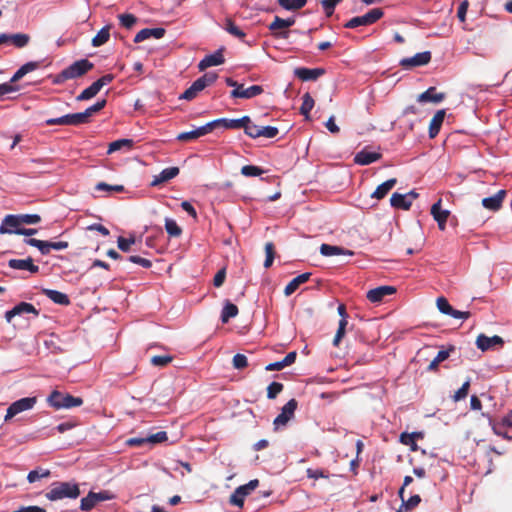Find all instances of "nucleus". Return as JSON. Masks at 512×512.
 <instances>
[{"label":"nucleus","instance_id":"a878e982","mask_svg":"<svg viewBox=\"0 0 512 512\" xmlns=\"http://www.w3.org/2000/svg\"><path fill=\"white\" fill-rule=\"evenodd\" d=\"M390 204L396 209L409 210L412 205V200L408 199L406 194L393 193L390 198Z\"/></svg>","mask_w":512,"mask_h":512},{"label":"nucleus","instance_id":"5701e85b","mask_svg":"<svg viewBox=\"0 0 512 512\" xmlns=\"http://www.w3.org/2000/svg\"><path fill=\"white\" fill-rule=\"evenodd\" d=\"M310 276L311 273L306 272L293 278L284 289L285 296L292 295L299 288L300 285L306 283L310 279Z\"/></svg>","mask_w":512,"mask_h":512},{"label":"nucleus","instance_id":"393cba45","mask_svg":"<svg viewBox=\"0 0 512 512\" xmlns=\"http://www.w3.org/2000/svg\"><path fill=\"white\" fill-rule=\"evenodd\" d=\"M397 179L391 178L378 185L376 190L372 193L371 197L378 200L383 199L396 185Z\"/></svg>","mask_w":512,"mask_h":512},{"label":"nucleus","instance_id":"13d9d810","mask_svg":"<svg viewBox=\"0 0 512 512\" xmlns=\"http://www.w3.org/2000/svg\"><path fill=\"white\" fill-rule=\"evenodd\" d=\"M173 357L170 355H156L151 358V363L154 366L165 367L172 362Z\"/></svg>","mask_w":512,"mask_h":512},{"label":"nucleus","instance_id":"412c9836","mask_svg":"<svg viewBox=\"0 0 512 512\" xmlns=\"http://www.w3.org/2000/svg\"><path fill=\"white\" fill-rule=\"evenodd\" d=\"M445 99L444 93H437L435 87H430L423 93L419 94L417 97V101L420 103L432 102V103H440Z\"/></svg>","mask_w":512,"mask_h":512},{"label":"nucleus","instance_id":"f03ea898","mask_svg":"<svg viewBox=\"0 0 512 512\" xmlns=\"http://www.w3.org/2000/svg\"><path fill=\"white\" fill-rule=\"evenodd\" d=\"M80 495L79 486L70 482H55L51 489L46 493V498L50 501H57L64 498L76 499Z\"/></svg>","mask_w":512,"mask_h":512},{"label":"nucleus","instance_id":"4468645a","mask_svg":"<svg viewBox=\"0 0 512 512\" xmlns=\"http://www.w3.org/2000/svg\"><path fill=\"white\" fill-rule=\"evenodd\" d=\"M503 343V339L497 335L488 337L485 334H480L476 339L477 348L480 349L481 351H487L496 345L502 346Z\"/></svg>","mask_w":512,"mask_h":512},{"label":"nucleus","instance_id":"f3484780","mask_svg":"<svg viewBox=\"0 0 512 512\" xmlns=\"http://www.w3.org/2000/svg\"><path fill=\"white\" fill-rule=\"evenodd\" d=\"M179 172L180 170L178 167L165 168L158 175L154 176L150 185L152 187L160 186L161 184L175 178L179 174Z\"/></svg>","mask_w":512,"mask_h":512},{"label":"nucleus","instance_id":"0e129e2a","mask_svg":"<svg viewBox=\"0 0 512 512\" xmlns=\"http://www.w3.org/2000/svg\"><path fill=\"white\" fill-rule=\"evenodd\" d=\"M135 243V238H124L122 236L118 237L117 244L118 248L123 252H128L130 250L131 245Z\"/></svg>","mask_w":512,"mask_h":512},{"label":"nucleus","instance_id":"f704fd0d","mask_svg":"<svg viewBox=\"0 0 512 512\" xmlns=\"http://www.w3.org/2000/svg\"><path fill=\"white\" fill-rule=\"evenodd\" d=\"M24 242L27 245L38 248L42 255H48L51 251L50 241L38 240L36 238L25 239Z\"/></svg>","mask_w":512,"mask_h":512},{"label":"nucleus","instance_id":"a19ab883","mask_svg":"<svg viewBox=\"0 0 512 512\" xmlns=\"http://www.w3.org/2000/svg\"><path fill=\"white\" fill-rule=\"evenodd\" d=\"M224 29L229 34L240 40H243L244 37L246 36V33L240 27H238L231 19L226 20Z\"/></svg>","mask_w":512,"mask_h":512},{"label":"nucleus","instance_id":"f8f14e48","mask_svg":"<svg viewBox=\"0 0 512 512\" xmlns=\"http://www.w3.org/2000/svg\"><path fill=\"white\" fill-rule=\"evenodd\" d=\"M263 92V88L260 85H252L248 88H244L241 84L237 88L231 91V97L233 98H245L250 99Z\"/></svg>","mask_w":512,"mask_h":512},{"label":"nucleus","instance_id":"58836bf2","mask_svg":"<svg viewBox=\"0 0 512 512\" xmlns=\"http://www.w3.org/2000/svg\"><path fill=\"white\" fill-rule=\"evenodd\" d=\"M88 123L83 112L64 115V125L79 126Z\"/></svg>","mask_w":512,"mask_h":512},{"label":"nucleus","instance_id":"052dcab7","mask_svg":"<svg viewBox=\"0 0 512 512\" xmlns=\"http://www.w3.org/2000/svg\"><path fill=\"white\" fill-rule=\"evenodd\" d=\"M245 125L244 132L246 135L254 139L260 137V126L252 123L251 121Z\"/></svg>","mask_w":512,"mask_h":512},{"label":"nucleus","instance_id":"c03bdc74","mask_svg":"<svg viewBox=\"0 0 512 512\" xmlns=\"http://www.w3.org/2000/svg\"><path fill=\"white\" fill-rule=\"evenodd\" d=\"M278 3L286 10H298L306 5L307 0H278Z\"/></svg>","mask_w":512,"mask_h":512},{"label":"nucleus","instance_id":"1a4fd4ad","mask_svg":"<svg viewBox=\"0 0 512 512\" xmlns=\"http://www.w3.org/2000/svg\"><path fill=\"white\" fill-rule=\"evenodd\" d=\"M224 48L218 49L215 53L205 56L198 64V69L204 71L211 66H218L225 62L223 56Z\"/></svg>","mask_w":512,"mask_h":512},{"label":"nucleus","instance_id":"37998d69","mask_svg":"<svg viewBox=\"0 0 512 512\" xmlns=\"http://www.w3.org/2000/svg\"><path fill=\"white\" fill-rule=\"evenodd\" d=\"M31 37L26 33H15L13 34L12 45L15 48L21 49L26 47L30 43Z\"/></svg>","mask_w":512,"mask_h":512},{"label":"nucleus","instance_id":"39448f33","mask_svg":"<svg viewBox=\"0 0 512 512\" xmlns=\"http://www.w3.org/2000/svg\"><path fill=\"white\" fill-rule=\"evenodd\" d=\"M37 403V397H25L13 402L6 411L4 421L8 422L21 412L31 410Z\"/></svg>","mask_w":512,"mask_h":512},{"label":"nucleus","instance_id":"2eb2a0df","mask_svg":"<svg viewBox=\"0 0 512 512\" xmlns=\"http://www.w3.org/2000/svg\"><path fill=\"white\" fill-rule=\"evenodd\" d=\"M21 221L19 215H6L0 226L1 234L15 233V229H21Z\"/></svg>","mask_w":512,"mask_h":512},{"label":"nucleus","instance_id":"e433bc0d","mask_svg":"<svg viewBox=\"0 0 512 512\" xmlns=\"http://www.w3.org/2000/svg\"><path fill=\"white\" fill-rule=\"evenodd\" d=\"M302 105L300 107V113L306 118V119H309L310 118V111L313 109L314 107V99L313 97L310 95V93H305L303 96H302Z\"/></svg>","mask_w":512,"mask_h":512},{"label":"nucleus","instance_id":"8fccbe9b","mask_svg":"<svg viewBox=\"0 0 512 512\" xmlns=\"http://www.w3.org/2000/svg\"><path fill=\"white\" fill-rule=\"evenodd\" d=\"M265 253L266 259L264 261V267L267 269L272 266L276 254L275 246L272 242H267L265 244Z\"/></svg>","mask_w":512,"mask_h":512},{"label":"nucleus","instance_id":"c85d7f7f","mask_svg":"<svg viewBox=\"0 0 512 512\" xmlns=\"http://www.w3.org/2000/svg\"><path fill=\"white\" fill-rule=\"evenodd\" d=\"M423 438L422 432H413L407 433L404 432L400 435V442L403 445L410 446L412 451H416L418 446L416 444V439Z\"/></svg>","mask_w":512,"mask_h":512},{"label":"nucleus","instance_id":"7ed1b4c3","mask_svg":"<svg viewBox=\"0 0 512 512\" xmlns=\"http://www.w3.org/2000/svg\"><path fill=\"white\" fill-rule=\"evenodd\" d=\"M47 403L56 410L70 409L81 406L83 404V399L68 393L53 390L47 397Z\"/></svg>","mask_w":512,"mask_h":512},{"label":"nucleus","instance_id":"ddd939ff","mask_svg":"<svg viewBox=\"0 0 512 512\" xmlns=\"http://www.w3.org/2000/svg\"><path fill=\"white\" fill-rule=\"evenodd\" d=\"M8 266L16 270H26L31 274H36L39 271V267L33 263V259L28 257L26 259H10Z\"/></svg>","mask_w":512,"mask_h":512},{"label":"nucleus","instance_id":"9d476101","mask_svg":"<svg viewBox=\"0 0 512 512\" xmlns=\"http://www.w3.org/2000/svg\"><path fill=\"white\" fill-rule=\"evenodd\" d=\"M442 200L439 199L436 203H434L431 207V215L433 216L434 220L438 224V228L441 231H444L446 229V222L450 215V211L443 210L441 208Z\"/></svg>","mask_w":512,"mask_h":512},{"label":"nucleus","instance_id":"4d7b16f0","mask_svg":"<svg viewBox=\"0 0 512 512\" xmlns=\"http://www.w3.org/2000/svg\"><path fill=\"white\" fill-rule=\"evenodd\" d=\"M118 19L121 25L127 29L132 28L137 22V18L133 14H120Z\"/></svg>","mask_w":512,"mask_h":512},{"label":"nucleus","instance_id":"774afa93","mask_svg":"<svg viewBox=\"0 0 512 512\" xmlns=\"http://www.w3.org/2000/svg\"><path fill=\"white\" fill-rule=\"evenodd\" d=\"M218 78V75L213 72L205 73L203 76L199 77L198 80L201 82L204 88L212 85Z\"/></svg>","mask_w":512,"mask_h":512},{"label":"nucleus","instance_id":"f257e3e1","mask_svg":"<svg viewBox=\"0 0 512 512\" xmlns=\"http://www.w3.org/2000/svg\"><path fill=\"white\" fill-rule=\"evenodd\" d=\"M93 67L94 64L88 59H80L62 70L59 74L53 76L52 83L61 85L67 80L79 78L92 70Z\"/></svg>","mask_w":512,"mask_h":512},{"label":"nucleus","instance_id":"a211bd4d","mask_svg":"<svg viewBox=\"0 0 512 512\" xmlns=\"http://www.w3.org/2000/svg\"><path fill=\"white\" fill-rule=\"evenodd\" d=\"M165 32L164 28H144L135 35L134 42L140 43L151 37L160 39L165 35Z\"/></svg>","mask_w":512,"mask_h":512},{"label":"nucleus","instance_id":"72a5a7b5","mask_svg":"<svg viewBox=\"0 0 512 512\" xmlns=\"http://www.w3.org/2000/svg\"><path fill=\"white\" fill-rule=\"evenodd\" d=\"M101 90L100 83L95 81L88 88L84 89L77 97V101H85L93 98Z\"/></svg>","mask_w":512,"mask_h":512},{"label":"nucleus","instance_id":"de8ad7c7","mask_svg":"<svg viewBox=\"0 0 512 512\" xmlns=\"http://www.w3.org/2000/svg\"><path fill=\"white\" fill-rule=\"evenodd\" d=\"M57 340L58 338L54 334H50L48 338L44 340L45 347L54 354H59L63 351L57 344Z\"/></svg>","mask_w":512,"mask_h":512},{"label":"nucleus","instance_id":"aec40b11","mask_svg":"<svg viewBox=\"0 0 512 512\" xmlns=\"http://www.w3.org/2000/svg\"><path fill=\"white\" fill-rule=\"evenodd\" d=\"M506 192L504 190L498 191L496 194L490 197H486L482 200V205L489 210H498L505 198Z\"/></svg>","mask_w":512,"mask_h":512},{"label":"nucleus","instance_id":"a18cd8bd","mask_svg":"<svg viewBox=\"0 0 512 512\" xmlns=\"http://www.w3.org/2000/svg\"><path fill=\"white\" fill-rule=\"evenodd\" d=\"M106 99H102L97 101L94 105L88 107L84 112V116L86 118L87 122H90V118L93 116V114L101 111L106 106Z\"/></svg>","mask_w":512,"mask_h":512},{"label":"nucleus","instance_id":"69168bd1","mask_svg":"<svg viewBox=\"0 0 512 512\" xmlns=\"http://www.w3.org/2000/svg\"><path fill=\"white\" fill-rule=\"evenodd\" d=\"M245 500V495L242 493H239L238 488L235 489V491L230 496V503L232 505H235L237 507H243Z\"/></svg>","mask_w":512,"mask_h":512},{"label":"nucleus","instance_id":"bf43d9fd","mask_svg":"<svg viewBox=\"0 0 512 512\" xmlns=\"http://www.w3.org/2000/svg\"><path fill=\"white\" fill-rule=\"evenodd\" d=\"M259 486V480L253 479L250 480L247 484L241 485L238 487L239 493H242L246 496H248L252 491H254Z\"/></svg>","mask_w":512,"mask_h":512},{"label":"nucleus","instance_id":"79ce46f5","mask_svg":"<svg viewBox=\"0 0 512 512\" xmlns=\"http://www.w3.org/2000/svg\"><path fill=\"white\" fill-rule=\"evenodd\" d=\"M165 229L170 237H180L182 234L181 227L176 223L175 220L166 218Z\"/></svg>","mask_w":512,"mask_h":512},{"label":"nucleus","instance_id":"603ef678","mask_svg":"<svg viewBox=\"0 0 512 512\" xmlns=\"http://www.w3.org/2000/svg\"><path fill=\"white\" fill-rule=\"evenodd\" d=\"M264 173L263 169L254 165H245L241 168V174L246 177H256Z\"/></svg>","mask_w":512,"mask_h":512},{"label":"nucleus","instance_id":"bb28decb","mask_svg":"<svg viewBox=\"0 0 512 512\" xmlns=\"http://www.w3.org/2000/svg\"><path fill=\"white\" fill-rule=\"evenodd\" d=\"M43 293L54 303L67 306L70 304V299L67 294L57 290L44 289Z\"/></svg>","mask_w":512,"mask_h":512},{"label":"nucleus","instance_id":"5fc2aeb1","mask_svg":"<svg viewBox=\"0 0 512 512\" xmlns=\"http://www.w3.org/2000/svg\"><path fill=\"white\" fill-rule=\"evenodd\" d=\"M283 384L280 382H272L267 387V398L275 399L279 393L283 391Z\"/></svg>","mask_w":512,"mask_h":512},{"label":"nucleus","instance_id":"c9c22d12","mask_svg":"<svg viewBox=\"0 0 512 512\" xmlns=\"http://www.w3.org/2000/svg\"><path fill=\"white\" fill-rule=\"evenodd\" d=\"M237 314H238V307L235 304L227 301L225 306L222 309V312H221L222 323H228V321L231 318L236 317Z\"/></svg>","mask_w":512,"mask_h":512},{"label":"nucleus","instance_id":"ea45409f","mask_svg":"<svg viewBox=\"0 0 512 512\" xmlns=\"http://www.w3.org/2000/svg\"><path fill=\"white\" fill-rule=\"evenodd\" d=\"M294 23H295L294 18L282 19V18L276 16L274 18L273 22L269 25V29L271 31H275L278 29H285V28L291 27Z\"/></svg>","mask_w":512,"mask_h":512},{"label":"nucleus","instance_id":"6ab92c4d","mask_svg":"<svg viewBox=\"0 0 512 512\" xmlns=\"http://www.w3.org/2000/svg\"><path fill=\"white\" fill-rule=\"evenodd\" d=\"M209 128L210 127L207 126V124H205V125L198 127L192 131L182 132V133L178 134L176 139L181 142L192 141V140H195L201 136H204V135L210 133Z\"/></svg>","mask_w":512,"mask_h":512},{"label":"nucleus","instance_id":"20e7f679","mask_svg":"<svg viewBox=\"0 0 512 512\" xmlns=\"http://www.w3.org/2000/svg\"><path fill=\"white\" fill-rule=\"evenodd\" d=\"M383 16V11L380 8L371 9L369 12L362 16L351 18L344 24L345 28L354 29L359 26H367L375 23Z\"/></svg>","mask_w":512,"mask_h":512},{"label":"nucleus","instance_id":"b1692460","mask_svg":"<svg viewBox=\"0 0 512 512\" xmlns=\"http://www.w3.org/2000/svg\"><path fill=\"white\" fill-rule=\"evenodd\" d=\"M382 157L380 153L362 150L354 158V162L359 165H369Z\"/></svg>","mask_w":512,"mask_h":512},{"label":"nucleus","instance_id":"49530a36","mask_svg":"<svg viewBox=\"0 0 512 512\" xmlns=\"http://www.w3.org/2000/svg\"><path fill=\"white\" fill-rule=\"evenodd\" d=\"M50 471L48 469H35V470H32L28 473L27 475V480L28 482L30 483H34L38 480H40L41 478H47L50 476Z\"/></svg>","mask_w":512,"mask_h":512},{"label":"nucleus","instance_id":"680f3d73","mask_svg":"<svg viewBox=\"0 0 512 512\" xmlns=\"http://www.w3.org/2000/svg\"><path fill=\"white\" fill-rule=\"evenodd\" d=\"M306 475L308 478L314 479V480H317L319 478H328L329 477L328 471L323 470V469H312V468H308L306 470Z\"/></svg>","mask_w":512,"mask_h":512},{"label":"nucleus","instance_id":"864d4df0","mask_svg":"<svg viewBox=\"0 0 512 512\" xmlns=\"http://www.w3.org/2000/svg\"><path fill=\"white\" fill-rule=\"evenodd\" d=\"M347 324H348L347 320L340 319L337 332H336L335 337L333 339V345L334 346L337 347L339 345V343L341 342L342 338L345 336Z\"/></svg>","mask_w":512,"mask_h":512},{"label":"nucleus","instance_id":"4c0bfd02","mask_svg":"<svg viewBox=\"0 0 512 512\" xmlns=\"http://www.w3.org/2000/svg\"><path fill=\"white\" fill-rule=\"evenodd\" d=\"M132 147H133V140L119 139V140L113 141L109 144L107 153L112 154L116 151L121 150L122 148H127V150H130Z\"/></svg>","mask_w":512,"mask_h":512},{"label":"nucleus","instance_id":"3c124183","mask_svg":"<svg viewBox=\"0 0 512 512\" xmlns=\"http://www.w3.org/2000/svg\"><path fill=\"white\" fill-rule=\"evenodd\" d=\"M95 189L98 191H108L116 193H122L125 190L123 185H110L105 182H99L98 184H96Z\"/></svg>","mask_w":512,"mask_h":512},{"label":"nucleus","instance_id":"338daca9","mask_svg":"<svg viewBox=\"0 0 512 512\" xmlns=\"http://www.w3.org/2000/svg\"><path fill=\"white\" fill-rule=\"evenodd\" d=\"M436 304L438 310L443 314L448 315L449 312L452 311V306L449 304L448 300L445 297L437 298Z\"/></svg>","mask_w":512,"mask_h":512},{"label":"nucleus","instance_id":"9b49d317","mask_svg":"<svg viewBox=\"0 0 512 512\" xmlns=\"http://www.w3.org/2000/svg\"><path fill=\"white\" fill-rule=\"evenodd\" d=\"M396 292L393 286H379L367 292V299L372 303L381 302L386 296L392 295Z\"/></svg>","mask_w":512,"mask_h":512},{"label":"nucleus","instance_id":"dca6fc26","mask_svg":"<svg viewBox=\"0 0 512 512\" xmlns=\"http://www.w3.org/2000/svg\"><path fill=\"white\" fill-rule=\"evenodd\" d=\"M324 73H325V70L323 68L310 69V68L300 67V68H296L294 70L295 76L302 81L316 80L320 76H322Z\"/></svg>","mask_w":512,"mask_h":512},{"label":"nucleus","instance_id":"2f4dec72","mask_svg":"<svg viewBox=\"0 0 512 512\" xmlns=\"http://www.w3.org/2000/svg\"><path fill=\"white\" fill-rule=\"evenodd\" d=\"M454 349V346H450L447 350L439 351L436 357L431 361V363L427 367V371H437L439 364L448 359V357L450 356V352L454 351Z\"/></svg>","mask_w":512,"mask_h":512},{"label":"nucleus","instance_id":"09e8293b","mask_svg":"<svg viewBox=\"0 0 512 512\" xmlns=\"http://www.w3.org/2000/svg\"><path fill=\"white\" fill-rule=\"evenodd\" d=\"M97 505V501L94 498V492L90 491L88 495L81 499L80 509L82 511H90Z\"/></svg>","mask_w":512,"mask_h":512},{"label":"nucleus","instance_id":"473e14b6","mask_svg":"<svg viewBox=\"0 0 512 512\" xmlns=\"http://www.w3.org/2000/svg\"><path fill=\"white\" fill-rule=\"evenodd\" d=\"M205 88L203 87V85L201 84V82L197 79L195 80L192 85L186 89L184 91V93L179 97L180 99H184V100H187V101H191L193 100L194 98H196V96L198 95V93H200L202 90H204Z\"/></svg>","mask_w":512,"mask_h":512},{"label":"nucleus","instance_id":"c756f323","mask_svg":"<svg viewBox=\"0 0 512 512\" xmlns=\"http://www.w3.org/2000/svg\"><path fill=\"white\" fill-rule=\"evenodd\" d=\"M111 25L104 26L98 33L92 38L91 44L93 47H100L104 45L110 38Z\"/></svg>","mask_w":512,"mask_h":512},{"label":"nucleus","instance_id":"6e6552de","mask_svg":"<svg viewBox=\"0 0 512 512\" xmlns=\"http://www.w3.org/2000/svg\"><path fill=\"white\" fill-rule=\"evenodd\" d=\"M32 313L35 316L39 315V311L34 307V305L27 303V302H20L15 307H13L11 310H8L5 313V318L7 322H11L12 318L18 315L22 314H29Z\"/></svg>","mask_w":512,"mask_h":512},{"label":"nucleus","instance_id":"e2e57ef3","mask_svg":"<svg viewBox=\"0 0 512 512\" xmlns=\"http://www.w3.org/2000/svg\"><path fill=\"white\" fill-rule=\"evenodd\" d=\"M232 363H233V367L235 369H244L245 367L248 366V360H247V357L244 355V354H236L234 355L233 359H232Z\"/></svg>","mask_w":512,"mask_h":512},{"label":"nucleus","instance_id":"0eeeda50","mask_svg":"<svg viewBox=\"0 0 512 512\" xmlns=\"http://www.w3.org/2000/svg\"><path fill=\"white\" fill-rule=\"evenodd\" d=\"M431 52L424 51L417 53L412 57L403 58L400 60V65L404 69H412L414 67L427 65L431 61Z\"/></svg>","mask_w":512,"mask_h":512},{"label":"nucleus","instance_id":"7c9ffc66","mask_svg":"<svg viewBox=\"0 0 512 512\" xmlns=\"http://www.w3.org/2000/svg\"><path fill=\"white\" fill-rule=\"evenodd\" d=\"M320 253L326 257L341 255V254L353 255L352 251L344 250L343 248H341L339 246H333V245H329V244H322L320 246Z\"/></svg>","mask_w":512,"mask_h":512},{"label":"nucleus","instance_id":"423d86ee","mask_svg":"<svg viewBox=\"0 0 512 512\" xmlns=\"http://www.w3.org/2000/svg\"><path fill=\"white\" fill-rule=\"evenodd\" d=\"M298 403L295 399H290L281 409V413L274 419L276 428L285 426L293 417Z\"/></svg>","mask_w":512,"mask_h":512},{"label":"nucleus","instance_id":"4be33fe9","mask_svg":"<svg viewBox=\"0 0 512 512\" xmlns=\"http://www.w3.org/2000/svg\"><path fill=\"white\" fill-rule=\"evenodd\" d=\"M445 110L442 109V110H438L433 118L431 119L430 121V125H429V137L431 139L435 138L440 129H441V126L443 124V121H444V118H445Z\"/></svg>","mask_w":512,"mask_h":512},{"label":"nucleus","instance_id":"6e6d98bb","mask_svg":"<svg viewBox=\"0 0 512 512\" xmlns=\"http://www.w3.org/2000/svg\"><path fill=\"white\" fill-rule=\"evenodd\" d=\"M470 388V380L465 381L462 386L455 392L453 395V400L458 402L462 399H465L469 393Z\"/></svg>","mask_w":512,"mask_h":512},{"label":"nucleus","instance_id":"cd10ccee","mask_svg":"<svg viewBox=\"0 0 512 512\" xmlns=\"http://www.w3.org/2000/svg\"><path fill=\"white\" fill-rule=\"evenodd\" d=\"M40 66L39 62H27L24 65H22L12 76L11 83H15L19 81L21 78H23L27 73L32 72L36 69H38Z\"/></svg>","mask_w":512,"mask_h":512}]
</instances>
